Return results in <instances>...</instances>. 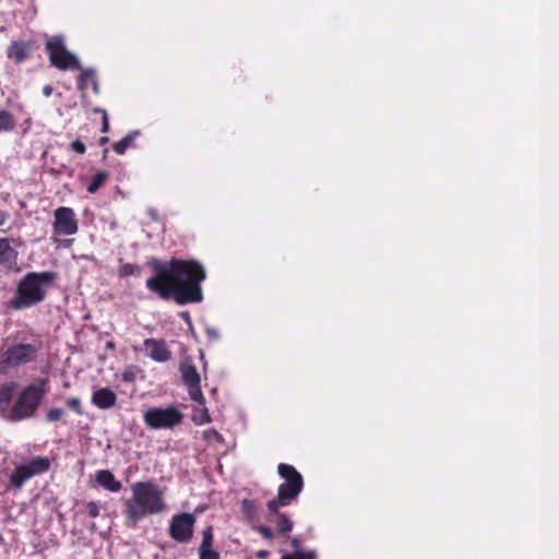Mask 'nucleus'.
Returning <instances> with one entry per match:
<instances>
[{"instance_id": "obj_39", "label": "nucleus", "mask_w": 559, "mask_h": 559, "mask_svg": "<svg viewBox=\"0 0 559 559\" xmlns=\"http://www.w3.org/2000/svg\"><path fill=\"white\" fill-rule=\"evenodd\" d=\"M122 379H123L124 382L132 381L133 380V374L131 372H123L122 373Z\"/></svg>"}, {"instance_id": "obj_35", "label": "nucleus", "mask_w": 559, "mask_h": 559, "mask_svg": "<svg viewBox=\"0 0 559 559\" xmlns=\"http://www.w3.org/2000/svg\"><path fill=\"white\" fill-rule=\"evenodd\" d=\"M199 559H219V554L213 549L199 551Z\"/></svg>"}, {"instance_id": "obj_24", "label": "nucleus", "mask_w": 559, "mask_h": 559, "mask_svg": "<svg viewBox=\"0 0 559 559\" xmlns=\"http://www.w3.org/2000/svg\"><path fill=\"white\" fill-rule=\"evenodd\" d=\"M15 128V119L13 115L5 110L0 109V133L1 132H11Z\"/></svg>"}, {"instance_id": "obj_4", "label": "nucleus", "mask_w": 559, "mask_h": 559, "mask_svg": "<svg viewBox=\"0 0 559 559\" xmlns=\"http://www.w3.org/2000/svg\"><path fill=\"white\" fill-rule=\"evenodd\" d=\"M49 391L48 379H37L27 384L17 395L7 416L11 421H22L35 416Z\"/></svg>"}, {"instance_id": "obj_13", "label": "nucleus", "mask_w": 559, "mask_h": 559, "mask_svg": "<svg viewBox=\"0 0 559 559\" xmlns=\"http://www.w3.org/2000/svg\"><path fill=\"white\" fill-rule=\"evenodd\" d=\"M52 224L53 234L72 236L79 230V223L73 209L60 206L55 210Z\"/></svg>"}, {"instance_id": "obj_7", "label": "nucleus", "mask_w": 559, "mask_h": 559, "mask_svg": "<svg viewBox=\"0 0 559 559\" xmlns=\"http://www.w3.org/2000/svg\"><path fill=\"white\" fill-rule=\"evenodd\" d=\"M278 475L285 479L280 485L277 496L278 502L295 501L304 488V478L301 474L293 466L281 463L277 467Z\"/></svg>"}, {"instance_id": "obj_20", "label": "nucleus", "mask_w": 559, "mask_h": 559, "mask_svg": "<svg viewBox=\"0 0 559 559\" xmlns=\"http://www.w3.org/2000/svg\"><path fill=\"white\" fill-rule=\"evenodd\" d=\"M140 132L139 131H132L130 132L129 134H127L123 139H121L120 141L114 143L112 145V150L119 154V155H122L126 153V151L132 146L133 142L135 141V139L139 136Z\"/></svg>"}, {"instance_id": "obj_10", "label": "nucleus", "mask_w": 559, "mask_h": 559, "mask_svg": "<svg viewBox=\"0 0 559 559\" xmlns=\"http://www.w3.org/2000/svg\"><path fill=\"white\" fill-rule=\"evenodd\" d=\"M182 382L188 389L189 396L200 405H205V399L201 390V378L192 358L186 357L179 366Z\"/></svg>"}, {"instance_id": "obj_26", "label": "nucleus", "mask_w": 559, "mask_h": 559, "mask_svg": "<svg viewBox=\"0 0 559 559\" xmlns=\"http://www.w3.org/2000/svg\"><path fill=\"white\" fill-rule=\"evenodd\" d=\"M281 559H317V554L314 550H297L292 554H284Z\"/></svg>"}, {"instance_id": "obj_5", "label": "nucleus", "mask_w": 559, "mask_h": 559, "mask_svg": "<svg viewBox=\"0 0 559 559\" xmlns=\"http://www.w3.org/2000/svg\"><path fill=\"white\" fill-rule=\"evenodd\" d=\"M40 346L32 343H12L0 353V374L36 361Z\"/></svg>"}, {"instance_id": "obj_27", "label": "nucleus", "mask_w": 559, "mask_h": 559, "mask_svg": "<svg viewBox=\"0 0 559 559\" xmlns=\"http://www.w3.org/2000/svg\"><path fill=\"white\" fill-rule=\"evenodd\" d=\"M141 273V267L136 264H131V263H124L120 266L119 269V276L120 277H126V276H131V275H140Z\"/></svg>"}, {"instance_id": "obj_3", "label": "nucleus", "mask_w": 559, "mask_h": 559, "mask_svg": "<svg viewBox=\"0 0 559 559\" xmlns=\"http://www.w3.org/2000/svg\"><path fill=\"white\" fill-rule=\"evenodd\" d=\"M57 275L52 271L29 272L17 283L15 295L10 301L14 310L34 307L46 299L47 290L52 286Z\"/></svg>"}, {"instance_id": "obj_25", "label": "nucleus", "mask_w": 559, "mask_h": 559, "mask_svg": "<svg viewBox=\"0 0 559 559\" xmlns=\"http://www.w3.org/2000/svg\"><path fill=\"white\" fill-rule=\"evenodd\" d=\"M213 542H214L213 528H212V526H207L202 532V542L199 547V551L213 549Z\"/></svg>"}, {"instance_id": "obj_36", "label": "nucleus", "mask_w": 559, "mask_h": 559, "mask_svg": "<svg viewBox=\"0 0 559 559\" xmlns=\"http://www.w3.org/2000/svg\"><path fill=\"white\" fill-rule=\"evenodd\" d=\"M290 545L294 549V551H297V550H301V542L299 538L295 537V538H292L290 540Z\"/></svg>"}, {"instance_id": "obj_11", "label": "nucleus", "mask_w": 559, "mask_h": 559, "mask_svg": "<svg viewBox=\"0 0 559 559\" xmlns=\"http://www.w3.org/2000/svg\"><path fill=\"white\" fill-rule=\"evenodd\" d=\"M292 501L278 502L276 498L271 499L266 503L267 514L266 519L269 522L275 524L277 534L286 536L294 528V522L288 514L281 511V508L292 504Z\"/></svg>"}, {"instance_id": "obj_32", "label": "nucleus", "mask_w": 559, "mask_h": 559, "mask_svg": "<svg viewBox=\"0 0 559 559\" xmlns=\"http://www.w3.org/2000/svg\"><path fill=\"white\" fill-rule=\"evenodd\" d=\"M67 405L73 411L75 412L78 415H83V408H82V405H81V401L79 397H70L68 401H67Z\"/></svg>"}, {"instance_id": "obj_16", "label": "nucleus", "mask_w": 559, "mask_h": 559, "mask_svg": "<svg viewBox=\"0 0 559 559\" xmlns=\"http://www.w3.org/2000/svg\"><path fill=\"white\" fill-rule=\"evenodd\" d=\"M144 348L146 355L157 362H165L171 358V352L164 340L146 338L144 341Z\"/></svg>"}, {"instance_id": "obj_30", "label": "nucleus", "mask_w": 559, "mask_h": 559, "mask_svg": "<svg viewBox=\"0 0 559 559\" xmlns=\"http://www.w3.org/2000/svg\"><path fill=\"white\" fill-rule=\"evenodd\" d=\"M253 530L260 533L264 539L272 540L275 537L272 528L264 524L255 525L253 526Z\"/></svg>"}, {"instance_id": "obj_34", "label": "nucleus", "mask_w": 559, "mask_h": 559, "mask_svg": "<svg viewBox=\"0 0 559 559\" xmlns=\"http://www.w3.org/2000/svg\"><path fill=\"white\" fill-rule=\"evenodd\" d=\"M71 148L73 152H75L76 154H80V155H83L86 152L85 144L80 140H74L71 143Z\"/></svg>"}, {"instance_id": "obj_18", "label": "nucleus", "mask_w": 559, "mask_h": 559, "mask_svg": "<svg viewBox=\"0 0 559 559\" xmlns=\"http://www.w3.org/2000/svg\"><path fill=\"white\" fill-rule=\"evenodd\" d=\"M96 483L111 492H118L121 489V483L118 481L115 475L108 469L97 472Z\"/></svg>"}, {"instance_id": "obj_29", "label": "nucleus", "mask_w": 559, "mask_h": 559, "mask_svg": "<svg viewBox=\"0 0 559 559\" xmlns=\"http://www.w3.org/2000/svg\"><path fill=\"white\" fill-rule=\"evenodd\" d=\"M63 415L64 411L62 408L53 407L47 411L46 420L49 423H55L60 420Z\"/></svg>"}, {"instance_id": "obj_37", "label": "nucleus", "mask_w": 559, "mask_h": 559, "mask_svg": "<svg viewBox=\"0 0 559 559\" xmlns=\"http://www.w3.org/2000/svg\"><path fill=\"white\" fill-rule=\"evenodd\" d=\"M269 556H270V551L269 550H264L263 549V550H259L257 552V558H259V559H267Z\"/></svg>"}, {"instance_id": "obj_19", "label": "nucleus", "mask_w": 559, "mask_h": 559, "mask_svg": "<svg viewBox=\"0 0 559 559\" xmlns=\"http://www.w3.org/2000/svg\"><path fill=\"white\" fill-rule=\"evenodd\" d=\"M92 86V90L95 94L99 93V85L95 78V73L91 69L83 70L78 79V88L84 94L88 87Z\"/></svg>"}, {"instance_id": "obj_42", "label": "nucleus", "mask_w": 559, "mask_h": 559, "mask_svg": "<svg viewBox=\"0 0 559 559\" xmlns=\"http://www.w3.org/2000/svg\"><path fill=\"white\" fill-rule=\"evenodd\" d=\"M180 317L183 318L186 321H190V314L188 311L181 312Z\"/></svg>"}, {"instance_id": "obj_6", "label": "nucleus", "mask_w": 559, "mask_h": 559, "mask_svg": "<svg viewBox=\"0 0 559 559\" xmlns=\"http://www.w3.org/2000/svg\"><path fill=\"white\" fill-rule=\"evenodd\" d=\"M183 420V414L176 406L150 407L143 413L144 424L154 430L174 429Z\"/></svg>"}, {"instance_id": "obj_15", "label": "nucleus", "mask_w": 559, "mask_h": 559, "mask_svg": "<svg viewBox=\"0 0 559 559\" xmlns=\"http://www.w3.org/2000/svg\"><path fill=\"white\" fill-rule=\"evenodd\" d=\"M35 50L33 40H13L7 48V57L15 64L26 61Z\"/></svg>"}, {"instance_id": "obj_8", "label": "nucleus", "mask_w": 559, "mask_h": 559, "mask_svg": "<svg viewBox=\"0 0 559 559\" xmlns=\"http://www.w3.org/2000/svg\"><path fill=\"white\" fill-rule=\"evenodd\" d=\"M46 51L51 66L59 70L66 71L81 68L78 58L66 48L62 36L51 37L46 43Z\"/></svg>"}, {"instance_id": "obj_1", "label": "nucleus", "mask_w": 559, "mask_h": 559, "mask_svg": "<svg viewBox=\"0 0 559 559\" xmlns=\"http://www.w3.org/2000/svg\"><path fill=\"white\" fill-rule=\"evenodd\" d=\"M147 266L154 275L146 280V288L163 300L173 298L178 305L202 301L201 283L205 280L204 267L195 260L173 258L167 262L152 258Z\"/></svg>"}, {"instance_id": "obj_21", "label": "nucleus", "mask_w": 559, "mask_h": 559, "mask_svg": "<svg viewBox=\"0 0 559 559\" xmlns=\"http://www.w3.org/2000/svg\"><path fill=\"white\" fill-rule=\"evenodd\" d=\"M241 511L249 522H255L259 520V508L255 501L243 499L241 501Z\"/></svg>"}, {"instance_id": "obj_17", "label": "nucleus", "mask_w": 559, "mask_h": 559, "mask_svg": "<svg viewBox=\"0 0 559 559\" xmlns=\"http://www.w3.org/2000/svg\"><path fill=\"white\" fill-rule=\"evenodd\" d=\"M92 403L100 409H108L116 405L117 395L109 388H100L93 392Z\"/></svg>"}, {"instance_id": "obj_41", "label": "nucleus", "mask_w": 559, "mask_h": 559, "mask_svg": "<svg viewBox=\"0 0 559 559\" xmlns=\"http://www.w3.org/2000/svg\"><path fill=\"white\" fill-rule=\"evenodd\" d=\"M108 141H109V139H108L107 136H102V138L99 139V141H98V144H99L100 146H104V145H106V144L108 143Z\"/></svg>"}, {"instance_id": "obj_31", "label": "nucleus", "mask_w": 559, "mask_h": 559, "mask_svg": "<svg viewBox=\"0 0 559 559\" xmlns=\"http://www.w3.org/2000/svg\"><path fill=\"white\" fill-rule=\"evenodd\" d=\"M94 112L102 115V132L107 133L109 131V119L107 111L103 108H95Z\"/></svg>"}, {"instance_id": "obj_12", "label": "nucleus", "mask_w": 559, "mask_h": 559, "mask_svg": "<svg viewBox=\"0 0 559 559\" xmlns=\"http://www.w3.org/2000/svg\"><path fill=\"white\" fill-rule=\"evenodd\" d=\"M195 518L191 513L175 514L169 524V535L178 543H188L193 536Z\"/></svg>"}, {"instance_id": "obj_14", "label": "nucleus", "mask_w": 559, "mask_h": 559, "mask_svg": "<svg viewBox=\"0 0 559 559\" xmlns=\"http://www.w3.org/2000/svg\"><path fill=\"white\" fill-rule=\"evenodd\" d=\"M17 259L19 252L11 246V239L0 238V267L8 272H19Z\"/></svg>"}, {"instance_id": "obj_40", "label": "nucleus", "mask_w": 559, "mask_h": 559, "mask_svg": "<svg viewBox=\"0 0 559 559\" xmlns=\"http://www.w3.org/2000/svg\"><path fill=\"white\" fill-rule=\"evenodd\" d=\"M52 92V87L50 85H47L44 87V94L45 96H50Z\"/></svg>"}, {"instance_id": "obj_23", "label": "nucleus", "mask_w": 559, "mask_h": 559, "mask_svg": "<svg viewBox=\"0 0 559 559\" xmlns=\"http://www.w3.org/2000/svg\"><path fill=\"white\" fill-rule=\"evenodd\" d=\"M16 388L17 383L14 381L4 382L0 385V405L10 404Z\"/></svg>"}, {"instance_id": "obj_22", "label": "nucleus", "mask_w": 559, "mask_h": 559, "mask_svg": "<svg viewBox=\"0 0 559 559\" xmlns=\"http://www.w3.org/2000/svg\"><path fill=\"white\" fill-rule=\"evenodd\" d=\"M109 177L108 171L106 170H98L90 180L86 190L88 193H96L100 187L107 181Z\"/></svg>"}, {"instance_id": "obj_28", "label": "nucleus", "mask_w": 559, "mask_h": 559, "mask_svg": "<svg viewBox=\"0 0 559 559\" xmlns=\"http://www.w3.org/2000/svg\"><path fill=\"white\" fill-rule=\"evenodd\" d=\"M192 420L197 425H203L211 421V417L207 408L203 406V408L199 412V414H194Z\"/></svg>"}, {"instance_id": "obj_43", "label": "nucleus", "mask_w": 559, "mask_h": 559, "mask_svg": "<svg viewBox=\"0 0 559 559\" xmlns=\"http://www.w3.org/2000/svg\"><path fill=\"white\" fill-rule=\"evenodd\" d=\"M107 152H108V148H105L104 150V156H106Z\"/></svg>"}, {"instance_id": "obj_9", "label": "nucleus", "mask_w": 559, "mask_h": 559, "mask_svg": "<svg viewBox=\"0 0 559 559\" xmlns=\"http://www.w3.org/2000/svg\"><path fill=\"white\" fill-rule=\"evenodd\" d=\"M51 461L46 456H36L31 461L15 467L10 476V485L21 489L29 478L47 473L50 469Z\"/></svg>"}, {"instance_id": "obj_38", "label": "nucleus", "mask_w": 559, "mask_h": 559, "mask_svg": "<svg viewBox=\"0 0 559 559\" xmlns=\"http://www.w3.org/2000/svg\"><path fill=\"white\" fill-rule=\"evenodd\" d=\"M8 219V214L0 210V226H3Z\"/></svg>"}, {"instance_id": "obj_33", "label": "nucleus", "mask_w": 559, "mask_h": 559, "mask_svg": "<svg viewBox=\"0 0 559 559\" xmlns=\"http://www.w3.org/2000/svg\"><path fill=\"white\" fill-rule=\"evenodd\" d=\"M86 510L91 518H97L99 515V507L95 501H90L86 504Z\"/></svg>"}, {"instance_id": "obj_2", "label": "nucleus", "mask_w": 559, "mask_h": 559, "mask_svg": "<svg viewBox=\"0 0 559 559\" xmlns=\"http://www.w3.org/2000/svg\"><path fill=\"white\" fill-rule=\"evenodd\" d=\"M131 491L132 498L126 500L123 514L133 525L143 518L166 509L164 492L153 481H136L131 486Z\"/></svg>"}]
</instances>
